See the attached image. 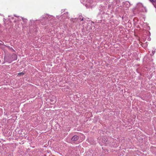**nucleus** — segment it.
I'll return each mask as SVG.
<instances>
[{
  "label": "nucleus",
  "instance_id": "f257e3e1",
  "mask_svg": "<svg viewBox=\"0 0 156 156\" xmlns=\"http://www.w3.org/2000/svg\"><path fill=\"white\" fill-rule=\"evenodd\" d=\"M129 3L128 2H126L124 5V7H126L127 8L129 6Z\"/></svg>",
  "mask_w": 156,
  "mask_h": 156
},
{
  "label": "nucleus",
  "instance_id": "f03ea898",
  "mask_svg": "<svg viewBox=\"0 0 156 156\" xmlns=\"http://www.w3.org/2000/svg\"><path fill=\"white\" fill-rule=\"evenodd\" d=\"M78 139V137L77 136H74L72 138V140L73 141H76Z\"/></svg>",
  "mask_w": 156,
  "mask_h": 156
},
{
  "label": "nucleus",
  "instance_id": "7ed1b4c3",
  "mask_svg": "<svg viewBox=\"0 0 156 156\" xmlns=\"http://www.w3.org/2000/svg\"><path fill=\"white\" fill-rule=\"evenodd\" d=\"M151 2L153 3V4L156 6V0H150Z\"/></svg>",
  "mask_w": 156,
  "mask_h": 156
},
{
  "label": "nucleus",
  "instance_id": "20e7f679",
  "mask_svg": "<svg viewBox=\"0 0 156 156\" xmlns=\"http://www.w3.org/2000/svg\"><path fill=\"white\" fill-rule=\"evenodd\" d=\"M141 11L143 12H146L147 10L145 7H142Z\"/></svg>",
  "mask_w": 156,
  "mask_h": 156
},
{
  "label": "nucleus",
  "instance_id": "39448f33",
  "mask_svg": "<svg viewBox=\"0 0 156 156\" xmlns=\"http://www.w3.org/2000/svg\"><path fill=\"white\" fill-rule=\"evenodd\" d=\"M24 74V73H23V72H21V73H18V76H20L21 75H23Z\"/></svg>",
  "mask_w": 156,
  "mask_h": 156
},
{
  "label": "nucleus",
  "instance_id": "423d86ee",
  "mask_svg": "<svg viewBox=\"0 0 156 156\" xmlns=\"http://www.w3.org/2000/svg\"><path fill=\"white\" fill-rule=\"evenodd\" d=\"M82 138H83V140H84V136L83 135H81V136Z\"/></svg>",
  "mask_w": 156,
  "mask_h": 156
},
{
  "label": "nucleus",
  "instance_id": "0eeeda50",
  "mask_svg": "<svg viewBox=\"0 0 156 156\" xmlns=\"http://www.w3.org/2000/svg\"><path fill=\"white\" fill-rule=\"evenodd\" d=\"M155 51H152V54H151V55H154V53H155Z\"/></svg>",
  "mask_w": 156,
  "mask_h": 156
},
{
  "label": "nucleus",
  "instance_id": "6e6552de",
  "mask_svg": "<svg viewBox=\"0 0 156 156\" xmlns=\"http://www.w3.org/2000/svg\"><path fill=\"white\" fill-rule=\"evenodd\" d=\"M83 20V19L82 18V19H81V20L82 21V20Z\"/></svg>",
  "mask_w": 156,
  "mask_h": 156
}]
</instances>
